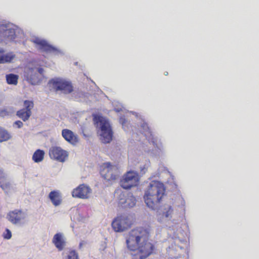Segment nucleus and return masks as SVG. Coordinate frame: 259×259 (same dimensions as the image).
I'll return each mask as SVG.
<instances>
[{
    "instance_id": "obj_11",
    "label": "nucleus",
    "mask_w": 259,
    "mask_h": 259,
    "mask_svg": "<svg viewBox=\"0 0 259 259\" xmlns=\"http://www.w3.org/2000/svg\"><path fill=\"white\" fill-rule=\"evenodd\" d=\"M100 173L108 181L115 180L116 179V175L113 174V166L110 163H104L101 166Z\"/></svg>"
},
{
    "instance_id": "obj_31",
    "label": "nucleus",
    "mask_w": 259,
    "mask_h": 259,
    "mask_svg": "<svg viewBox=\"0 0 259 259\" xmlns=\"http://www.w3.org/2000/svg\"><path fill=\"white\" fill-rule=\"evenodd\" d=\"M144 168H145V169H147V167H144Z\"/></svg>"
},
{
    "instance_id": "obj_5",
    "label": "nucleus",
    "mask_w": 259,
    "mask_h": 259,
    "mask_svg": "<svg viewBox=\"0 0 259 259\" xmlns=\"http://www.w3.org/2000/svg\"><path fill=\"white\" fill-rule=\"evenodd\" d=\"M50 82L56 91H59L64 94H68L73 91L71 82L66 79L57 78L52 79Z\"/></svg>"
},
{
    "instance_id": "obj_7",
    "label": "nucleus",
    "mask_w": 259,
    "mask_h": 259,
    "mask_svg": "<svg viewBox=\"0 0 259 259\" xmlns=\"http://www.w3.org/2000/svg\"><path fill=\"white\" fill-rule=\"evenodd\" d=\"M49 154L51 159L62 162L65 161L68 156V152L59 146L51 147Z\"/></svg>"
},
{
    "instance_id": "obj_24",
    "label": "nucleus",
    "mask_w": 259,
    "mask_h": 259,
    "mask_svg": "<svg viewBox=\"0 0 259 259\" xmlns=\"http://www.w3.org/2000/svg\"><path fill=\"white\" fill-rule=\"evenodd\" d=\"M5 35L10 39H14L15 38V31L14 29H8L5 31Z\"/></svg>"
},
{
    "instance_id": "obj_2",
    "label": "nucleus",
    "mask_w": 259,
    "mask_h": 259,
    "mask_svg": "<svg viewBox=\"0 0 259 259\" xmlns=\"http://www.w3.org/2000/svg\"><path fill=\"white\" fill-rule=\"evenodd\" d=\"M165 192L163 183L152 181L145 192L144 199L147 206L152 209H155L160 202Z\"/></svg>"
},
{
    "instance_id": "obj_6",
    "label": "nucleus",
    "mask_w": 259,
    "mask_h": 259,
    "mask_svg": "<svg viewBox=\"0 0 259 259\" xmlns=\"http://www.w3.org/2000/svg\"><path fill=\"white\" fill-rule=\"evenodd\" d=\"M139 182L138 175L133 171L127 172L120 181V186L123 189H130L138 185Z\"/></svg>"
},
{
    "instance_id": "obj_8",
    "label": "nucleus",
    "mask_w": 259,
    "mask_h": 259,
    "mask_svg": "<svg viewBox=\"0 0 259 259\" xmlns=\"http://www.w3.org/2000/svg\"><path fill=\"white\" fill-rule=\"evenodd\" d=\"M24 108L20 109L17 113V116L23 121H26L32 114L31 110L34 107V103L31 100H25L23 103Z\"/></svg>"
},
{
    "instance_id": "obj_15",
    "label": "nucleus",
    "mask_w": 259,
    "mask_h": 259,
    "mask_svg": "<svg viewBox=\"0 0 259 259\" xmlns=\"http://www.w3.org/2000/svg\"><path fill=\"white\" fill-rule=\"evenodd\" d=\"M52 242L60 251L63 249L66 243L63 235L60 233H57L54 236Z\"/></svg>"
},
{
    "instance_id": "obj_19",
    "label": "nucleus",
    "mask_w": 259,
    "mask_h": 259,
    "mask_svg": "<svg viewBox=\"0 0 259 259\" xmlns=\"http://www.w3.org/2000/svg\"><path fill=\"white\" fill-rule=\"evenodd\" d=\"M10 138V134L6 130L0 127V142L8 141Z\"/></svg>"
},
{
    "instance_id": "obj_4",
    "label": "nucleus",
    "mask_w": 259,
    "mask_h": 259,
    "mask_svg": "<svg viewBox=\"0 0 259 259\" xmlns=\"http://www.w3.org/2000/svg\"><path fill=\"white\" fill-rule=\"evenodd\" d=\"M133 224L132 220L125 214H120L115 218L111 226L116 232H122L130 229Z\"/></svg>"
},
{
    "instance_id": "obj_10",
    "label": "nucleus",
    "mask_w": 259,
    "mask_h": 259,
    "mask_svg": "<svg viewBox=\"0 0 259 259\" xmlns=\"http://www.w3.org/2000/svg\"><path fill=\"white\" fill-rule=\"evenodd\" d=\"M91 191V190L89 186L84 184H81L73 189L72 192V195L73 197L85 199L88 197Z\"/></svg>"
},
{
    "instance_id": "obj_3",
    "label": "nucleus",
    "mask_w": 259,
    "mask_h": 259,
    "mask_svg": "<svg viewBox=\"0 0 259 259\" xmlns=\"http://www.w3.org/2000/svg\"><path fill=\"white\" fill-rule=\"evenodd\" d=\"M95 124L100 129V139L104 143H110L113 138V131L108 120L102 116L94 115Z\"/></svg>"
},
{
    "instance_id": "obj_16",
    "label": "nucleus",
    "mask_w": 259,
    "mask_h": 259,
    "mask_svg": "<svg viewBox=\"0 0 259 259\" xmlns=\"http://www.w3.org/2000/svg\"><path fill=\"white\" fill-rule=\"evenodd\" d=\"M49 198L53 204L55 206L60 205L62 202V196L61 193L58 191H51L49 193Z\"/></svg>"
},
{
    "instance_id": "obj_22",
    "label": "nucleus",
    "mask_w": 259,
    "mask_h": 259,
    "mask_svg": "<svg viewBox=\"0 0 259 259\" xmlns=\"http://www.w3.org/2000/svg\"><path fill=\"white\" fill-rule=\"evenodd\" d=\"M0 187L5 192H8L10 190L11 184L10 182L6 180L0 183Z\"/></svg>"
},
{
    "instance_id": "obj_29",
    "label": "nucleus",
    "mask_w": 259,
    "mask_h": 259,
    "mask_svg": "<svg viewBox=\"0 0 259 259\" xmlns=\"http://www.w3.org/2000/svg\"><path fill=\"white\" fill-rule=\"evenodd\" d=\"M38 72L40 73V74H42L43 72H44V69L42 68H39L38 69Z\"/></svg>"
},
{
    "instance_id": "obj_30",
    "label": "nucleus",
    "mask_w": 259,
    "mask_h": 259,
    "mask_svg": "<svg viewBox=\"0 0 259 259\" xmlns=\"http://www.w3.org/2000/svg\"><path fill=\"white\" fill-rule=\"evenodd\" d=\"M82 245V243L81 242L80 243V244H79V247L80 248Z\"/></svg>"
},
{
    "instance_id": "obj_21",
    "label": "nucleus",
    "mask_w": 259,
    "mask_h": 259,
    "mask_svg": "<svg viewBox=\"0 0 259 259\" xmlns=\"http://www.w3.org/2000/svg\"><path fill=\"white\" fill-rule=\"evenodd\" d=\"M15 57V55L12 54H3L2 56V57L0 59L1 63H4L7 62H10L13 60Z\"/></svg>"
},
{
    "instance_id": "obj_26",
    "label": "nucleus",
    "mask_w": 259,
    "mask_h": 259,
    "mask_svg": "<svg viewBox=\"0 0 259 259\" xmlns=\"http://www.w3.org/2000/svg\"><path fill=\"white\" fill-rule=\"evenodd\" d=\"M173 209L171 206H168L167 207V210L166 211H164L163 213L165 216V217L167 218L169 215L171 214L172 212Z\"/></svg>"
},
{
    "instance_id": "obj_28",
    "label": "nucleus",
    "mask_w": 259,
    "mask_h": 259,
    "mask_svg": "<svg viewBox=\"0 0 259 259\" xmlns=\"http://www.w3.org/2000/svg\"><path fill=\"white\" fill-rule=\"evenodd\" d=\"M14 124L17 126L18 128L21 127L23 125V122L20 120L15 121Z\"/></svg>"
},
{
    "instance_id": "obj_23",
    "label": "nucleus",
    "mask_w": 259,
    "mask_h": 259,
    "mask_svg": "<svg viewBox=\"0 0 259 259\" xmlns=\"http://www.w3.org/2000/svg\"><path fill=\"white\" fill-rule=\"evenodd\" d=\"M36 73L33 74V69L29 68L27 72L26 77L27 80L30 81L32 83V80L35 78Z\"/></svg>"
},
{
    "instance_id": "obj_27",
    "label": "nucleus",
    "mask_w": 259,
    "mask_h": 259,
    "mask_svg": "<svg viewBox=\"0 0 259 259\" xmlns=\"http://www.w3.org/2000/svg\"><path fill=\"white\" fill-rule=\"evenodd\" d=\"M7 180L5 174L0 169V183Z\"/></svg>"
},
{
    "instance_id": "obj_12",
    "label": "nucleus",
    "mask_w": 259,
    "mask_h": 259,
    "mask_svg": "<svg viewBox=\"0 0 259 259\" xmlns=\"http://www.w3.org/2000/svg\"><path fill=\"white\" fill-rule=\"evenodd\" d=\"M8 218L13 224H20L25 218V214L21 210L15 209L9 212Z\"/></svg>"
},
{
    "instance_id": "obj_20",
    "label": "nucleus",
    "mask_w": 259,
    "mask_h": 259,
    "mask_svg": "<svg viewBox=\"0 0 259 259\" xmlns=\"http://www.w3.org/2000/svg\"><path fill=\"white\" fill-rule=\"evenodd\" d=\"M64 259H79L78 253L73 249H69L66 252Z\"/></svg>"
},
{
    "instance_id": "obj_18",
    "label": "nucleus",
    "mask_w": 259,
    "mask_h": 259,
    "mask_svg": "<svg viewBox=\"0 0 259 259\" xmlns=\"http://www.w3.org/2000/svg\"><path fill=\"white\" fill-rule=\"evenodd\" d=\"M7 82L9 84L16 85L18 83V76L16 74L10 73L6 75Z\"/></svg>"
},
{
    "instance_id": "obj_14",
    "label": "nucleus",
    "mask_w": 259,
    "mask_h": 259,
    "mask_svg": "<svg viewBox=\"0 0 259 259\" xmlns=\"http://www.w3.org/2000/svg\"><path fill=\"white\" fill-rule=\"evenodd\" d=\"M33 42L38 46V49L46 53L54 52L56 49L52 46L49 45L46 40L36 38Z\"/></svg>"
},
{
    "instance_id": "obj_1",
    "label": "nucleus",
    "mask_w": 259,
    "mask_h": 259,
    "mask_svg": "<svg viewBox=\"0 0 259 259\" xmlns=\"http://www.w3.org/2000/svg\"><path fill=\"white\" fill-rule=\"evenodd\" d=\"M149 227H138L132 229L126 239L127 248L136 251L132 259H145L154 252V245L150 241Z\"/></svg>"
},
{
    "instance_id": "obj_13",
    "label": "nucleus",
    "mask_w": 259,
    "mask_h": 259,
    "mask_svg": "<svg viewBox=\"0 0 259 259\" xmlns=\"http://www.w3.org/2000/svg\"><path fill=\"white\" fill-rule=\"evenodd\" d=\"M62 136L67 142L72 145H75L78 142L77 135L70 130L63 129L62 131Z\"/></svg>"
},
{
    "instance_id": "obj_9",
    "label": "nucleus",
    "mask_w": 259,
    "mask_h": 259,
    "mask_svg": "<svg viewBox=\"0 0 259 259\" xmlns=\"http://www.w3.org/2000/svg\"><path fill=\"white\" fill-rule=\"evenodd\" d=\"M136 203L135 197L131 194L125 195L124 193H121L119 197L118 204L124 208H131L134 207Z\"/></svg>"
},
{
    "instance_id": "obj_25",
    "label": "nucleus",
    "mask_w": 259,
    "mask_h": 259,
    "mask_svg": "<svg viewBox=\"0 0 259 259\" xmlns=\"http://www.w3.org/2000/svg\"><path fill=\"white\" fill-rule=\"evenodd\" d=\"M3 236L5 239H10L12 237V233L11 231L8 229H6L3 233Z\"/></svg>"
},
{
    "instance_id": "obj_17",
    "label": "nucleus",
    "mask_w": 259,
    "mask_h": 259,
    "mask_svg": "<svg viewBox=\"0 0 259 259\" xmlns=\"http://www.w3.org/2000/svg\"><path fill=\"white\" fill-rule=\"evenodd\" d=\"M45 152L42 150H36L32 155V160L36 163H38L43 160L45 156Z\"/></svg>"
}]
</instances>
